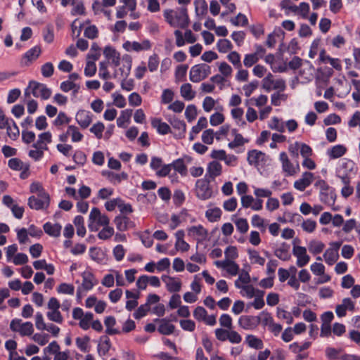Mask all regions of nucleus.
I'll return each instance as SVG.
<instances>
[{
  "mask_svg": "<svg viewBox=\"0 0 360 360\" xmlns=\"http://www.w3.org/2000/svg\"><path fill=\"white\" fill-rule=\"evenodd\" d=\"M165 21L173 27L186 28L189 25L187 8L181 7L176 10L166 9L163 12Z\"/></svg>",
  "mask_w": 360,
  "mask_h": 360,
  "instance_id": "f257e3e1",
  "label": "nucleus"
},
{
  "mask_svg": "<svg viewBox=\"0 0 360 360\" xmlns=\"http://www.w3.org/2000/svg\"><path fill=\"white\" fill-rule=\"evenodd\" d=\"M132 66V58L128 54H124L122 57V66L117 71H115L114 77H117L120 72L121 77L123 78L121 82V87L123 90L130 91L134 87V82L132 79H127L131 72Z\"/></svg>",
  "mask_w": 360,
  "mask_h": 360,
  "instance_id": "f03ea898",
  "label": "nucleus"
},
{
  "mask_svg": "<svg viewBox=\"0 0 360 360\" xmlns=\"http://www.w3.org/2000/svg\"><path fill=\"white\" fill-rule=\"evenodd\" d=\"M30 94L36 98H41L43 100H47L51 97V90L44 84L39 83L35 81L30 82L28 87L25 91V96L30 97Z\"/></svg>",
  "mask_w": 360,
  "mask_h": 360,
  "instance_id": "7ed1b4c3",
  "label": "nucleus"
},
{
  "mask_svg": "<svg viewBox=\"0 0 360 360\" xmlns=\"http://www.w3.org/2000/svg\"><path fill=\"white\" fill-rule=\"evenodd\" d=\"M211 73V68L207 64H198L193 65L189 72L190 80L198 83L207 78Z\"/></svg>",
  "mask_w": 360,
  "mask_h": 360,
  "instance_id": "20e7f679",
  "label": "nucleus"
},
{
  "mask_svg": "<svg viewBox=\"0 0 360 360\" xmlns=\"http://www.w3.org/2000/svg\"><path fill=\"white\" fill-rule=\"evenodd\" d=\"M195 191L196 197L200 200H209L213 195L210 181L205 179H200L196 181Z\"/></svg>",
  "mask_w": 360,
  "mask_h": 360,
  "instance_id": "39448f33",
  "label": "nucleus"
},
{
  "mask_svg": "<svg viewBox=\"0 0 360 360\" xmlns=\"http://www.w3.org/2000/svg\"><path fill=\"white\" fill-rule=\"evenodd\" d=\"M82 282L77 289V296L78 298L83 297L87 291L91 290L98 283V281L93 274L89 271L82 273Z\"/></svg>",
  "mask_w": 360,
  "mask_h": 360,
  "instance_id": "423d86ee",
  "label": "nucleus"
},
{
  "mask_svg": "<svg viewBox=\"0 0 360 360\" xmlns=\"http://www.w3.org/2000/svg\"><path fill=\"white\" fill-rule=\"evenodd\" d=\"M262 89L269 92L271 90L283 91L286 88L285 81L283 79H274L272 74L269 73L262 82Z\"/></svg>",
  "mask_w": 360,
  "mask_h": 360,
  "instance_id": "0eeeda50",
  "label": "nucleus"
},
{
  "mask_svg": "<svg viewBox=\"0 0 360 360\" xmlns=\"http://www.w3.org/2000/svg\"><path fill=\"white\" fill-rule=\"evenodd\" d=\"M314 186L319 189L321 200L326 204L333 205L335 200V194L333 191H330L329 186L324 180H318Z\"/></svg>",
  "mask_w": 360,
  "mask_h": 360,
  "instance_id": "6e6552de",
  "label": "nucleus"
},
{
  "mask_svg": "<svg viewBox=\"0 0 360 360\" xmlns=\"http://www.w3.org/2000/svg\"><path fill=\"white\" fill-rule=\"evenodd\" d=\"M60 304L56 297H51L48 302L49 311L46 313L48 319L53 322L61 323L63 321V316L59 311Z\"/></svg>",
  "mask_w": 360,
  "mask_h": 360,
  "instance_id": "1a4fd4ad",
  "label": "nucleus"
},
{
  "mask_svg": "<svg viewBox=\"0 0 360 360\" xmlns=\"http://www.w3.org/2000/svg\"><path fill=\"white\" fill-rule=\"evenodd\" d=\"M10 328L13 332L19 333L22 336H30L34 332L33 324L31 322L22 323V320L18 319L11 321Z\"/></svg>",
  "mask_w": 360,
  "mask_h": 360,
  "instance_id": "9d476101",
  "label": "nucleus"
},
{
  "mask_svg": "<svg viewBox=\"0 0 360 360\" xmlns=\"http://www.w3.org/2000/svg\"><path fill=\"white\" fill-rule=\"evenodd\" d=\"M72 317L75 320H79V326L83 330H88L94 319V314L91 312L84 313V311L79 308L76 307L72 310Z\"/></svg>",
  "mask_w": 360,
  "mask_h": 360,
  "instance_id": "9b49d317",
  "label": "nucleus"
},
{
  "mask_svg": "<svg viewBox=\"0 0 360 360\" xmlns=\"http://www.w3.org/2000/svg\"><path fill=\"white\" fill-rule=\"evenodd\" d=\"M280 161L282 165V169L288 176H293L300 171L298 162L294 165L289 159L285 152H282L279 155Z\"/></svg>",
  "mask_w": 360,
  "mask_h": 360,
  "instance_id": "f8f14e48",
  "label": "nucleus"
},
{
  "mask_svg": "<svg viewBox=\"0 0 360 360\" xmlns=\"http://www.w3.org/2000/svg\"><path fill=\"white\" fill-rule=\"evenodd\" d=\"M325 266L321 262H314L310 265V270L313 274L320 276L316 281V284H323L330 281L331 278L325 273Z\"/></svg>",
  "mask_w": 360,
  "mask_h": 360,
  "instance_id": "ddd939ff",
  "label": "nucleus"
},
{
  "mask_svg": "<svg viewBox=\"0 0 360 360\" xmlns=\"http://www.w3.org/2000/svg\"><path fill=\"white\" fill-rule=\"evenodd\" d=\"M122 6L116 8L117 18L122 19L127 16L129 11H135L136 9V0H120Z\"/></svg>",
  "mask_w": 360,
  "mask_h": 360,
  "instance_id": "4468645a",
  "label": "nucleus"
},
{
  "mask_svg": "<svg viewBox=\"0 0 360 360\" xmlns=\"http://www.w3.org/2000/svg\"><path fill=\"white\" fill-rule=\"evenodd\" d=\"M292 254L297 258L296 264L298 267L306 266L310 261L307 248L303 246L295 245L292 248Z\"/></svg>",
  "mask_w": 360,
  "mask_h": 360,
  "instance_id": "2eb2a0df",
  "label": "nucleus"
},
{
  "mask_svg": "<svg viewBox=\"0 0 360 360\" xmlns=\"http://www.w3.org/2000/svg\"><path fill=\"white\" fill-rule=\"evenodd\" d=\"M188 236L198 242H202L207 238L208 231L202 225L192 226L187 229Z\"/></svg>",
  "mask_w": 360,
  "mask_h": 360,
  "instance_id": "dca6fc26",
  "label": "nucleus"
},
{
  "mask_svg": "<svg viewBox=\"0 0 360 360\" xmlns=\"http://www.w3.org/2000/svg\"><path fill=\"white\" fill-rule=\"evenodd\" d=\"M241 205L244 208H251L255 211H259L263 207V200L262 199L254 198L250 195H244L241 196Z\"/></svg>",
  "mask_w": 360,
  "mask_h": 360,
  "instance_id": "f3484780",
  "label": "nucleus"
},
{
  "mask_svg": "<svg viewBox=\"0 0 360 360\" xmlns=\"http://www.w3.org/2000/svg\"><path fill=\"white\" fill-rule=\"evenodd\" d=\"M122 47L127 51H134L139 52L141 51L149 50L151 48V44L150 41L148 39H144L141 42L127 41L123 44Z\"/></svg>",
  "mask_w": 360,
  "mask_h": 360,
  "instance_id": "a211bd4d",
  "label": "nucleus"
},
{
  "mask_svg": "<svg viewBox=\"0 0 360 360\" xmlns=\"http://www.w3.org/2000/svg\"><path fill=\"white\" fill-rule=\"evenodd\" d=\"M89 220L91 223L89 226L91 230H93L92 224L94 222L103 226L108 225L110 222L108 217L105 214H102L100 210L96 207H94L91 210L89 214Z\"/></svg>",
  "mask_w": 360,
  "mask_h": 360,
  "instance_id": "6ab92c4d",
  "label": "nucleus"
},
{
  "mask_svg": "<svg viewBox=\"0 0 360 360\" xmlns=\"http://www.w3.org/2000/svg\"><path fill=\"white\" fill-rule=\"evenodd\" d=\"M260 323V316H241L238 324L245 330L255 329Z\"/></svg>",
  "mask_w": 360,
  "mask_h": 360,
  "instance_id": "aec40b11",
  "label": "nucleus"
},
{
  "mask_svg": "<svg viewBox=\"0 0 360 360\" xmlns=\"http://www.w3.org/2000/svg\"><path fill=\"white\" fill-rule=\"evenodd\" d=\"M214 264L217 267L225 269L231 276H236L239 274V266L234 261H215Z\"/></svg>",
  "mask_w": 360,
  "mask_h": 360,
  "instance_id": "412c9836",
  "label": "nucleus"
},
{
  "mask_svg": "<svg viewBox=\"0 0 360 360\" xmlns=\"http://www.w3.org/2000/svg\"><path fill=\"white\" fill-rule=\"evenodd\" d=\"M50 203L49 195L42 196V200H38L35 196H31L28 199V205L31 209L37 210L46 209L49 207Z\"/></svg>",
  "mask_w": 360,
  "mask_h": 360,
  "instance_id": "4be33fe9",
  "label": "nucleus"
},
{
  "mask_svg": "<svg viewBox=\"0 0 360 360\" xmlns=\"http://www.w3.org/2000/svg\"><path fill=\"white\" fill-rule=\"evenodd\" d=\"M162 280L165 283L169 292H177L180 291L181 288V281L179 278L168 276H162Z\"/></svg>",
  "mask_w": 360,
  "mask_h": 360,
  "instance_id": "5701e85b",
  "label": "nucleus"
},
{
  "mask_svg": "<svg viewBox=\"0 0 360 360\" xmlns=\"http://www.w3.org/2000/svg\"><path fill=\"white\" fill-rule=\"evenodd\" d=\"M314 180V174L311 172H304L302 177L294 183V187L300 191H303Z\"/></svg>",
  "mask_w": 360,
  "mask_h": 360,
  "instance_id": "b1692460",
  "label": "nucleus"
},
{
  "mask_svg": "<svg viewBox=\"0 0 360 360\" xmlns=\"http://www.w3.org/2000/svg\"><path fill=\"white\" fill-rule=\"evenodd\" d=\"M75 120L81 127L86 129L92 122V115L89 111L80 110L77 112Z\"/></svg>",
  "mask_w": 360,
  "mask_h": 360,
  "instance_id": "393cba45",
  "label": "nucleus"
},
{
  "mask_svg": "<svg viewBox=\"0 0 360 360\" xmlns=\"http://www.w3.org/2000/svg\"><path fill=\"white\" fill-rule=\"evenodd\" d=\"M103 54L108 60H111V63L115 66L117 67L120 65L122 58H120V53L115 48L110 46H105L103 50Z\"/></svg>",
  "mask_w": 360,
  "mask_h": 360,
  "instance_id": "a878e982",
  "label": "nucleus"
},
{
  "mask_svg": "<svg viewBox=\"0 0 360 360\" xmlns=\"http://www.w3.org/2000/svg\"><path fill=\"white\" fill-rule=\"evenodd\" d=\"M354 310V302L350 298H344L340 304L337 305L335 312L339 317L346 315V311Z\"/></svg>",
  "mask_w": 360,
  "mask_h": 360,
  "instance_id": "bb28decb",
  "label": "nucleus"
},
{
  "mask_svg": "<svg viewBox=\"0 0 360 360\" xmlns=\"http://www.w3.org/2000/svg\"><path fill=\"white\" fill-rule=\"evenodd\" d=\"M222 174V165L217 160L211 161L208 163L207 167V176L211 179H214L216 177L219 176Z\"/></svg>",
  "mask_w": 360,
  "mask_h": 360,
  "instance_id": "cd10ccee",
  "label": "nucleus"
},
{
  "mask_svg": "<svg viewBox=\"0 0 360 360\" xmlns=\"http://www.w3.org/2000/svg\"><path fill=\"white\" fill-rule=\"evenodd\" d=\"M266 155L262 151L253 150L248 154V161L249 164L255 166L259 165L266 161Z\"/></svg>",
  "mask_w": 360,
  "mask_h": 360,
  "instance_id": "c85d7f7f",
  "label": "nucleus"
},
{
  "mask_svg": "<svg viewBox=\"0 0 360 360\" xmlns=\"http://www.w3.org/2000/svg\"><path fill=\"white\" fill-rule=\"evenodd\" d=\"M52 141V135L49 131H46L40 134L38 136V139L36 143H34L32 146H37L39 148H43L44 150H48L47 144L51 143Z\"/></svg>",
  "mask_w": 360,
  "mask_h": 360,
  "instance_id": "c756f323",
  "label": "nucleus"
},
{
  "mask_svg": "<svg viewBox=\"0 0 360 360\" xmlns=\"http://www.w3.org/2000/svg\"><path fill=\"white\" fill-rule=\"evenodd\" d=\"M170 124L172 127L176 130L175 132V136L181 139L184 136V134L186 129V125L185 122L177 118H173L170 120Z\"/></svg>",
  "mask_w": 360,
  "mask_h": 360,
  "instance_id": "7c9ffc66",
  "label": "nucleus"
},
{
  "mask_svg": "<svg viewBox=\"0 0 360 360\" xmlns=\"http://www.w3.org/2000/svg\"><path fill=\"white\" fill-rule=\"evenodd\" d=\"M104 324L106 328L105 333L108 335H112L121 333L120 330L114 328L116 324V320L114 316H107L104 320Z\"/></svg>",
  "mask_w": 360,
  "mask_h": 360,
  "instance_id": "2f4dec72",
  "label": "nucleus"
},
{
  "mask_svg": "<svg viewBox=\"0 0 360 360\" xmlns=\"http://www.w3.org/2000/svg\"><path fill=\"white\" fill-rule=\"evenodd\" d=\"M61 228V226L58 223L46 222L44 225V231L52 237H58L60 235Z\"/></svg>",
  "mask_w": 360,
  "mask_h": 360,
  "instance_id": "473e14b6",
  "label": "nucleus"
},
{
  "mask_svg": "<svg viewBox=\"0 0 360 360\" xmlns=\"http://www.w3.org/2000/svg\"><path fill=\"white\" fill-rule=\"evenodd\" d=\"M111 347L110 339L108 336H103L100 339L98 345V353L100 356H105L107 354Z\"/></svg>",
  "mask_w": 360,
  "mask_h": 360,
  "instance_id": "72a5a7b5",
  "label": "nucleus"
},
{
  "mask_svg": "<svg viewBox=\"0 0 360 360\" xmlns=\"http://www.w3.org/2000/svg\"><path fill=\"white\" fill-rule=\"evenodd\" d=\"M155 321H159L160 326L158 327V331L163 335H170L174 331V326L171 324L166 319H155Z\"/></svg>",
  "mask_w": 360,
  "mask_h": 360,
  "instance_id": "f704fd0d",
  "label": "nucleus"
},
{
  "mask_svg": "<svg viewBox=\"0 0 360 360\" xmlns=\"http://www.w3.org/2000/svg\"><path fill=\"white\" fill-rule=\"evenodd\" d=\"M180 94L186 101H191L195 96V92L192 89V86L189 83H185L181 86Z\"/></svg>",
  "mask_w": 360,
  "mask_h": 360,
  "instance_id": "c9c22d12",
  "label": "nucleus"
},
{
  "mask_svg": "<svg viewBox=\"0 0 360 360\" xmlns=\"http://www.w3.org/2000/svg\"><path fill=\"white\" fill-rule=\"evenodd\" d=\"M289 248L290 247L288 245L283 243L280 247L275 250V256L283 261L289 260L290 258V255L289 253Z\"/></svg>",
  "mask_w": 360,
  "mask_h": 360,
  "instance_id": "e433bc0d",
  "label": "nucleus"
},
{
  "mask_svg": "<svg viewBox=\"0 0 360 360\" xmlns=\"http://www.w3.org/2000/svg\"><path fill=\"white\" fill-rule=\"evenodd\" d=\"M207 124V121L206 117H201L199 118L198 123L196 125L192 127V129L190 132L189 139L190 141H193L195 139V136L198 134L202 129L205 128Z\"/></svg>",
  "mask_w": 360,
  "mask_h": 360,
  "instance_id": "4c0bfd02",
  "label": "nucleus"
},
{
  "mask_svg": "<svg viewBox=\"0 0 360 360\" xmlns=\"http://www.w3.org/2000/svg\"><path fill=\"white\" fill-rule=\"evenodd\" d=\"M320 60L323 63H329L335 69L340 70L342 68L340 61L338 58H330L326 54L324 50H322L319 54Z\"/></svg>",
  "mask_w": 360,
  "mask_h": 360,
  "instance_id": "58836bf2",
  "label": "nucleus"
},
{
  "mask_svg": "<svg viewBox=\"0 0 360 360\" xmlns=\"http://www.w3.org/2000/svg\"><path fill=\"white\" fill-rule=\"evenodd\" d=\"M231 134L234 136V139L228 144V146L230 148L233 149L236 147L243 146L245 142H247L243 136L238 133V130L236 129H233L231 130Z\"/></svg>",
  "mask_w": 360,
  "mask_h": 360,
  "instance_id": "ea45409f",
  "label": "nucleus"
},
{
  "mask_svg": "<svg viewBox=\"0 0 360 360\" xmlns=\"http://www.w3.org/2000/svg\"><path fill=\"white\" fill-rule=\"evenodd\" d=\"M210 81L212 82L214 84H216L219 86V89L220 90H223L226 87H229L231 86V83L226 79V77L219 74L212 76L210 78Z\"/></svg>",
  "mask_w": 360,
  "mask_h": 360,
  "instance_id": "a19ab883",
  "label": "nucleus"
},
{
  "mask_svg": "<svg viewBox=\"0 0 360 360\" xmlns=\"http://www.w3.org/2000/svg\"><path fill=\"white\" fill-rule=\"evenodd\" d=\"M243 109L239 107L233 108L231 110V115L232 118L235 120L236 123L239 126L246 125V122L243 118Z\"/></svg>",
  "mask_w": 360,
  "mask_h": 360,
  "instance_id": "79ce46f5",
  "label": "nucleus"
},
{
  "mask_svg": "<svg viewBox=\"0 0 360 360\" xmlns=\"http://www.w3.org/2000/svg\"><path fill=\"white\" fill-rule=\"evenodd\" d=\"M268 126L270 129L278 132L282 133L285 131V122L277 117H273L269 121Z\"/></svg>",
  "mask_w": 360,
  "mask_h": 360,
  "instance_id": "37998d69",
  "label": "nucleus"
},
{
  "mask_svg": "<svg viewBox=\"0 0 360 360\" xmlns=\"http://www.w3.org/2000/svg\"><path fill=\"white\" fill-rule=\"evenodd\" d=\"M324 248V243L317 240H312L308 243V249L313 255H318L321 253L323 250Z\"/></svg>",
  "mask_w": 360,
  "mask_h": 360,
  "instance_id": "c03bdc74",
  "label": "nucleus"
},
{
  "mask_svg": "<svg viewBox=\"0 0 360 360\" xmlns=\"http://www.w3.org/2000/svg\"><path fill=\"white\" fill-rule=\"evenodd\" d=\"M67 134L71 137L72 142H79L83 139V135L80 133L79 129L75 125H70L67 129Z\"/></svg>",
  "mask_w": 360,
  "mask_h": 360,
  "instance_id": "a18cd8bd",
  "label": "nucleus"
},
{
  "mask_svg": "<svg viewBox=\"0 0 360 360\" xmlns=\"http://www.w3.org/2000/svg\"><path fill=\"white\" fill-rule=\"evenodd\" d=\"M323 257L326 264L328 265H333L338 261L339 258V254L338 252H335L330 248H328L323 255Z\"/></svg>",
  "mask_w": 360,
  "mask_h": 360,
  "instance_id": "49530a36",
  "label": "nucleus"
},
{
  "mask_svg": "<svg viewBox=\"0 0 360 360\" xmlns=\"http://www.w3.org/2000/svg\"><path fill=\"white\" fill-rule=\"evenodd\" d=\"M152 126L161 134H167L170 132V127L165 122L155 119L152 121Z\"/></svg>",
  "mask_w": 360,
  "mask_h": 360,
  "instance_id": "de8ad7c7",
  "label": "nucleus"
},
{
  "mask_svg": "<svg viewBox=\"0 0 360 360\" xmlns=\"http://www.w3.org/2000/svg\"><path fill=\"white\" fill-rule=\"evenodd\" d=\"M250 282V276L248 271H241L239 272V276L237 280L235 281V286L237 288H240L243 285H247Z\"/></svg>",
  "mask_w": 360,
  "mask_h": 360,
  "instance_id": "09e8293b",
  "label": "nucleus"
},
{
  "mask_svg": "<svg viewBox=\"0 0 360 360\" xmlns=\"http://www.w3.org/2000/svg\"><path fill=\"white\" fill-rule=\"evenodd\" d=\"M205 216L210 221H217L221 216V210L219 207L210 208L205 212Z\"/></svg>",
  "mask_w": 360,
  "mask_h": 360,
  "instance_id": "8fccbe9b",
  "label": "nucleus"
},
{
  "mask_svg": "<svg viewBox=\"0 0 360 360\" xmlns=\"http://www.w3.org/2000/svg\"><path fill=\"white\" fill-rule=\"evenodd\" d=\"M347 151V148L342 145H336L333 146L328 152L329 156L333 158L342 157Z\"/></svg>",
  "mask_w": 360,
  "mask_h": 360,
  "instance_id": "3c124183",
  "label": "nucleus"
},
{
  "mask_svg": "<svg viewBox=\"0 0 360 360\" xmlns=\"http://www.w3.org/2000/svg\"><path fill=\"white\" fill-rule=\"evenodd\" d=\"M248 252L252 264H257L261 266L264 264L265 259L262 257L257 250H248Z\"/></svg>",
  "mask_w": 360,
  "mask_h": 360,
  "instance_id": "603ef678",
  "label": "nucleus"
},
{
  "mask_svg": "<svg viewBox=\"0 0 360 360\" xmlns=\"http://www.w3.org/2000/svg\"><path fill=\"white\" fill-rule=\"evenodd\" d=\"M129 221V219L128 217L121 215L116 217L114 219V222L115 224L117 229L121 231L127 229Z\"/></svg>",
  "mask_w": 360,
  "mask_h": 360,
  "instance_id": "864d4df0",
  "label": "nucleus"
},
{
  "mask_svg": "<svg viewBox=\"0 0 360 360\" xmlns=\"http://www.w3.org/2000/svg\"><path fill=\"white\" fill-rule=\"evenodd\" d=\"M131 116V110H125L121 112L120 116L117 119V124L119 127H125V124L129 122Z\"/></svg>",
  "mask_w": 360,
  "mask_h": 360,
  "instance_id": "5fc2aeb1",
  "label": "nucleus"
},
{
  "mask_svg": "<svg viewBox=\"0 0 360 360\" xmlns=\"http://www.w3.org/2000/svg\"><path fill=\"white\" fill-rule=\"evenodd\" d=\"M74 224L77 228V234L83 237L86 233V229L84 226V218L82 216H77L74 219Z\"/></svg>",
  "mask_w": 360,
  "mask_h": 360,
  "instance_id": "6e6d98bb",
  "label": "nucleus"
},
{
  "mask_svg": "<svg viewBox=\"0 0 360 360\" xmlns=\"http://www.w3.org/2000/svg\"><path fill=\"white\" fill-rule=\"evenodd\" d=\"M194 5L197 15H204L206 14L207 5L205 0H195Z\"/></svg>",
  "mask_w": 360,
  "mask_h": 360,
  "instance_id": "4d7b16f0",
  "label": "nucleus"
},
{
  "mask_svg": "<svg viewBox=\"0 0 360 360\" xmlns=\"http://www.w3.org/2000/svg\"><path fill=\"white\" fill-rule=\"evenodd\" d=\"M264 295V292L262 290H257V293L256 294L255 297V300L252 303V305L256 309H260L264 307L265 303L264 300L263 299Z\"/></svg>",
  "mask_w": 360,
  "mask_h": 360,
  "instance_id": "13d9d810",
  "label": "nucleus"
},
{
  "mask_svg": "<svg viewBox=\"0 0 360 360\" xmlns=\"http://www.w3.org/2000/svg\"><path fill=\"white\" fill-rule=\"evenodd\" d=\"M41 53V49L39 46H34L27 51L24 56V58L29 62L36 60Z\"/></svg>",
  "mask_w": 360,
  "mask_h": 360,
  "instance_id": "bf43d9fd",
  "label": "nucleus"
},
{
  "mask_svg": "<svg viewBox=\"0 0 360 360\" xmlns=\"http://www.w3.org/2000/svg\"><path fill=\"white\" fill-rule=\"evenodd\" d=\"M7 134L12 140H15L20 135L18 127L14 121L11 120V123L7 127Z\"/></svg>",
  "mask_w": 360,
  "mask_h": 360,
  "instance_id": "052dcab7",
  "label": "nucleus"
},
{
  "mask_svg": "<svg viewBox=\"0 0 360 360\" xmlns=\"http://www.w3.org/2000/svg\"><path fill=\"white\" fill-rule=\"evenodd\" d=\"M8 166L11 169L14 170H27V166L25 165L23 162L18 158H11L8 161Z\"/></svg>",
  "mask_w": 360,
  "mask_h": 360,
  "instance_id": "680f3d73",
  "label": "nucleus"
},
{
  "mask_svg": "<svg viewBox=\"0 0 360 360\" xmlns=\"http://www.w3.org/2000/svg\"><path fill=\"white\" fill-rule=\"evenodd\" d=\"M251 224L254 227L258 228L262 231H264L266 229V224L264 219L258 214L252 216L251 219Z\"/></svg>",
  "mask_w": 360,
  "mask_h": 360,
  "instance_id": "e2e57ef3",
  "label": "nucleus"
},
{
  "mask_svg": "<svg viewBox=\"0 0 360 360\" xmlns=\"http://www.w3.org/2000/svg\"><path fill=\"white\" fill-rule=\"evenodd\" d=\"M217 49L221 53H226L232 49L231 41L226 39H219L217 44Z\"/></svg>",
  "mask_w": 360,
  "mask_h": 360,
  "instance_id": "0e129e2a",
  "label": "nucleus"
},
{
  "mask_svg": "<svg viewBox=\"0 0 360 360\" xmlns=\"http://www.w3.org/2000/svg\"><path fill=\"white\" fill-rule=\"evenodd\" d=\"M225 259L224 260L234 261L238 257V250L235 246H229L224 251Z\"/></svg>",
  "mask_w": 360,
  "mask_h": 360,
  "instance_id": "69168bd1",
  "label": "nucleus"
},
{
  "mask_svg": "<svg viewBox=\"0 0 360 360\" xmlns=\"http://www.w3.org/2000/svg\"><path fill=\"white\" fill-rule=\"evenodd\" d=\"M114 234V229L108 225L104 226L101 231H99L98 236L101 240H108Z\"/></svg>",
  "mask_w": 360,
  "mask_h": 360,
  "instance_id": "338daca9",
  "label": "nucleus"
},
{
  "mask_svg": "<svg viewBox=\"0 0 360 360\" xmlns=\"http://www.w3.org/2000/svg\"><path fill=\"white\" fill-rule=\"evenodd\" d=\"M215 137L214 131L213 129H209L205 130L202 134V141L205 144H212Z\"/></svg>",
  "mask_w": 360,
  "mask_h": 360,
  "instance_id": "774afa93",
  "label": "nucleus"
}]
</instances>
